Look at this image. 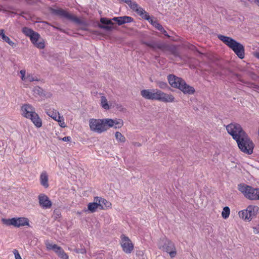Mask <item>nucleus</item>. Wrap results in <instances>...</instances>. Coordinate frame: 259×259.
Listing matches in <instances>:
<instances>
[{
  "mask_svg": "<svg viewBox=\"0 0 259 259\" xmlns=\"http://www.w3.org/2000/svg\"><path fill=\"white\" fill-rule=\"evenodd\" d=\"M90 130L98 134L106 132L110 127L119 128L123 125V121L120 119H112L91 118L89 121Z\"/></svg>",
  "mask_w": 259,
  "mask_h": 259,
  "instance_id": "f257e3e1",
  "label": "nucleus"
},
{
  "mask_svg": "<svg viewBox=\"0 0 259 259\" xmlns=\"http://www.w3.org/2000/svg\"><path fill=\"white\" fill-rule=\"evenodd\" d=\"M167 79L172 88L179 89L185 94L192 95L195 92V89L187 84L182 78L170 74L167 76Z\"/></svg>",
  "mask_w": 259,
  "mask_h": 259,
  "instance_id": "f03ea898",
  "label": "nucleus"
},
{
  "mask_svg": "<svg viewBox=\"0 0 259 259\" xmlns=\"http://www.w3.org/2000/svg\"><path fill=\"white\" fill-rule=\"evenodd\" d=\"M218 38L223 41L229 48L233 51L235 54L240 59L244 57V47L240 42L228 36L222 34L218 35Z\"/></svg>",
  "mask_w": 259,
  "mask_h": 259,
  "instance_id": "7ed1b4c3",
  "label": "nucleus"
},
{
  "mask_svg": "<svg viewBox=\"0 0 259 259\" xmlns=\"http://www.w3.org/2000/svg\"><path fill=\"white\" fill-rule=\"evenodd\" d=\"M131 9L135 12L142 19L147 20L153 27L159 30L162 26L156 20H153L144 9L135 2L131 1Z\"/></svg>",
  "mask_w": 259,
  "mask_h": 259,
  "instance_id": "20e7f679",
  "label": "nucleus"
},
{
  "mask_svg": "<svg viewBox=\"0 0 259 259\" xmlns=\"http://www.w3.org/2000/svg\"><path fill=\"white\" fill-rule=\"evenodd\" d=\"M235 141L242 152L249 155L253 153L254 144L246 133Z\"/></svg>",
  "mask_w": 259,
  "mask_h": 259,
  "instance_id": "39448f33",
  "label": "nucleus"
},
{
  "mask_svg": "<svg viewBox=\"0 0 259 259\" xmlns=\"http://www.w3.org/2000/svg\"><path fill=\"white\" fill-rule=\"evenodd\" d=\"M113 21L116 22L119 25H120L125 23L128 22L130 21V17H114L112 19H109L104 17L101 18L100 19V22L102 24H99V27L107 30H111L113 28Z\"/></svg>",
  "mask_w": 259,
  "mask_h": 259,
  "instance_id": "423d86ee",
  "label": "nucleus"
},
{
  "mask_svg": "<svg viewBox=\"0 0 259 259\" xmlns=\"http://www.w3.org/2000/svg\"><path fill=\"white\" fill-rule=\"evenodd\" d=\"M238 189L248 199L259 200V188H254L245 184L238 185Z\"/></svg>",
  "mask_w": 259,
  "mask_h": 259,
  "instance_id": "0eeeda50",
  "label": "nucleus"
},
{
  "mask_svg": "<svg viewBox=\"0 0 259 259\" xmlns=\"http://www.w3.org/2000/svg\"><path fill=\"white\" fill-rule=\"evenodd\" d=\"M157 246L159 249L168 253L171 258L174 257L177 254L174 244L165 237L160 239L158 242Z\"/></svg>",
  "mask_w": 259,
  "mask_h": 259,
  "instance_id": "6e6552de",
  "label": "nucleus"
},
{
  "mask_svg": "<svg viewBox=\"0 0 259 259\" xmlns=\"http://www.w3.org/2000/svg\"><path fill=\"white\" fill-rule=\"evenodd\" d=\"M3 223L7 226H13L19 228L25 226H29V220L24 217L13 218L12 219H3Z\"/></svg>",
  "mask_w": 259,
  "mask_h": 259,
  "instance_id": "1a4fd4ad",
  "label": "nucleus"
},
{
  "mask_svg": "<svg viewBox=\"0 0 259 259\" xmlns=\"http://www.w3.org/2000/svg\"><path fill=\"white\" fill-rule=\"evenodd\" d=\"M226 130L234 140L238 139L245 132L243 130L241 125L237 123H231L226 126Z\"/></svg>",
  "mask_w": 259,
  "mask_h": 259,
  "instance_id": "9d476101",
  "label": "nucleus"
},
{
  "mask_svg": "<svg viewBox=\"0 0 259 259\" xmlns=\"http://www.w3.org/2000/svg\"><path fill=\"white\" fill-rule=\"evenodd\" d=\"M52 12L53 14L58 15L62 18H66L71 21L77 24H82V21L76 16L69 13L66 10L59 8L57 9H52Z\"/></svg>",
  "mask_w": 259,
  "mask_h": 259,
  "instance_id": "9b49d317",
  "label": "nucleus"
},
{
  "mask_svg": "<svg viewBox=\"0 0 259 259\" xmlns=\"http://www.w3.org/2000/svg\"><path fill=\"white\" fill-rule=\"evenodd\" d=\"M45 245L48 250H53L61 259H69V256L64 250L56 244H53L48 240L46 241Z\"/></svg>",
  "mask_w": 259,
  "mask_h": 259,
  "instance_id": "f8f14e48",
  "label": "nucleus"
},
{
  "mask_svg": "<svg viewBox=\"0 0 259 259\" xmlns=\"http://www.w3.org/2000/svg\"><path fill=\"white\" fill-rule=\"evenodd\" d=\"M155 91L156 94L155 100L164 103L174 102L175 98L171 94L165 93L158 89H156Z\"/></svg>",
  "mask_w": 259,
  "mask_h": 259,
  "instance_id": "ddd939ff",
  "label": "nucleus"
},
{
  "mask_svg": "<svg viewBox=\"0 0 259 259\" xmlns=\"http://www.w3.org/2000/svg\"><path fill=\"white\" fill-rule=\"evenodd\" d=\"M20 111L21 115L27 119L32 116V115L36 112L34 107L27 103L22 105Z\"/></svg>",
  "mask_w": 259,
  "mask_h": 259,
  "instance_id": "4468645a",
  "label": "nucleus"
},
{
  "mask_svg": "<svg viewBox=\"0 0 259 259\" xmlns=\"http://www.w3.org/2000/svg\"><path fill=\"white\" fill-rule=\"evenodd\" d=\"M38 199L39 205L43 209H49L52 207V202L45 194H40L38 196Z\"/></svg>",
  "mask_w": 259,
  "mask_h": 259,
  "instance_id": "2eb2a0df",
  "label": "nucleus"
},
{
  "mask_svg": "<svg viewBox=\"0 0 259 259\" xmlns=\"http://www.w3.org/2000/svg\"><path fill=\"white\" fill-rule=\"evenodd\" d=\"M142 44L149 47L153 51L159 49L162 51L165 43L161 42L160 41L150 40L149 41H142Z\"/></svg>",
  "mask_w": 259,
  "mask_h": 259,
  "instance_id": "dca6fc26",
  "label": "nucleus"
},
{
  "mask_svg": "<svg viewBox=\"0 0 259 259\" xmlns=\"http://www.w3.org/2000/svg\"><path fill=\"white\" fill-rule=\"evenodd\" d=\"M22 32L26 36L29 37L32 43H34L39 36V33L26 27L23 28Z\"/></svg>",
  "mask_w": 259,
  "mask_h": 259,
  "instance_id": "f3484780",
  "label": "nucleus"
},
{
  "mask_svg": "<svg viewBox=\"0 0 259 259\" xmlns=\"http://www.w3.org/2000/svg\"><path fill=\"white\" fill-rule=\"evenodd\" d=\"M156 89H144L141 91V95L144 99L150 100H155Z\"/></svg>",
  "mask_w": 259,
  "mask_h": 259,
  "instance_id": "a211bd4d",
  "label": "nucleus"
},
{
  "mask_svg": "<svg viewBox=\"0 0 259 259\" xmlns=\"http://www.w3.org/2000/svg\"><path fill=\"white\" fill-rule=\"evenodd\" d=\"M94 201L98 202L99 208L101 209H105L111 207V203L104 198L95 197Z\"/></svg>",
  "mask_w": 259,
  "mask_h": 259,
  "instance_id": "6ab92c4d",
  "label": "nucleus"
},
{
  "mask_svg": "<svg viewBox=\"0 0 259 259\" xmlns=\"http://www.w3.org/2000/svg\"><path fill=\"white\" fill-rule=\"evenodd\" d=\"M120 244L123 250L126 253H130V239L124 235L121 236Z\"/></svg>",
  "mask_w": 259,
  "mask_h": 259,
  "instance_id": "aec40b11",
  "label": "nucleus"
},
{
  "mask_svg": "<svg viewBox=\"0 0 259 259\" xmlns=\"http://www.w3.org/2000/svg\"><path fill=\"white\" fill-rule=\"evenodd\" d=\"M20 73L21 75V79L23 81L32 82L34 81L38 80L37 77L33 76V75L30 73H28L26 76V71L25 70H21L20 71Z\"/></svg>",
  "mask_w": 259,
  "mask_h": 259,
  "instance_id": "412c9836",
  "label": "nucleus"
},
{
  "mask_svg": "<svg viewBox=\"0 0 259 259\" xmlns=\"http://www.w3.org/2000/svg\"><path fill=\"white\" fill-rule=\"evenodd\" d=\"M246 209L250 221H251L253 217H255L259 211V207L257 206L250 205L247 206Z\"/></svg>",
  "mask_w": 259,
  "mask_h": 259,
  "instance_id": "4be33fe9",
  "label": "nucleus"
},
{
  "mask_svg": "<svg viewBox=\"0 0 259 259\" xmlns=\"http://www.w3.org/2000/svg\"><path fill=\"white\" fill-rule=\"evenodd\" d=\"M40 183L45 188L49 187V178L47 172L46 171H43L40 175Z\"/></svg>",
  "mask_w": 259,
  "mask_h": 259,
  "instance_id": "5701e85b",
  "label": "nucleus"
},
{
  "mask_svg": "<svg viewBox=\"0 0 259 259\" xmlns=\"http://www.w3.org/2000/svg\"><path fill=\"white\" fill-rule=\"evenodd\" d=\"M28 119L31 120L36 127L39 128L42 126V120L36 112Z\"/></svg>",
  "mask_w": 259,
  "mask_h": 259,
  "instance_id": "b1692460",
  "label": "nucleus"
},
{
  "mask_svg": "<svg viewBox=\"0 0 259 259\" xmlns=\"http://www.w3.org/2000/svg\"><path fill=\"white\" fill-rule=\"evenodd\" d=\"M162 52L164 53L169 52L170 54H172L175 56H178L177 49L175 47L170 46L165 43L164 44Z\"/></svg>",
  "mask_w": 259,
  "mask_h": 259,
  "instance_id": "393cba45",
  "label": "nucleus"
},
{
  "mask_svg": "<svg viewBox=\"0 0 259 259\" xmlns=\"http://www.w3.org/2000/svg\"><path fill=\"white\" fill-rule=\"evenodd\" d=\"M0 36L4 41L7 42L11 47H15L16 46V44L12 41L8 36L5 34V31L4 29H0Z\"/></svg>",
  "mask_w": 259,
  "mask_h": 259,
  "instance_id": "a878e982",
  "label": "nucleus"
},
{
  "mask_svg": "<svg viewBox=\"0 0 259 259\" xmlns=\"http://www.w3.org/2000/svg\"><path fill=\"white\" fill-rule=\"evenodd\" d=\"M48 116L52 118L55 120H59L60 118V115L58 111L56 110H49L47 112Z\"/></svg>",
  "mask_w": 259,
  "mask_h": 259,
  "instance_id": "bb28decb",
  "label": "nucleus"
},
{
  "mask_svg": "<svg viewBox=\"0 0 259 259\" xmlns=\"http://www.w3.org/2000/svg\"><path fill=\"white\" fill-rule=\"evenodd\" d=\"M98 207H99L98 202L95 201V202H91L88 205V209L85 210L84 211L87 212V211H89L93 213L96 211Z\"/></svg>",
  "mask_w": 259,
  "mask_h": 259,
  "instance_id": "cd10ccee",
  "label": "nucleus"
},
{
  "mask_svg": "<svg viewBox=\"0 0 259 259\" xmlns=\"http://www.w3.org/2000/svg\"><path fill=\"white\" fill-rule=\"evenodd\" d=\"M32 44L35 46V47L39 49H43L45 47V40L40 37V35L36 41Z\"/></svg>",
  "mask_w": 259,
  "mask_h": 259,
  "instance_id": "c85d7f7f",
  "label": "nucleus"
},
{
  "mask_svg": "<svg viewBox=\"0 0 259 259\" xmlns=\"http://www.w3.org/2000/svg\"><path fill=\"white\" fill-rule=\"evenodd\" d=\"M238 214L239 217L245 221H250L248 218V214L247 211V209L240 211L238 213Z\"/></svg>",
  "mask_w": 259,
  "mask_h": 259,
  "instance_id": "c756f323",
  "label": "nucleus"
},
{
  "mask_svg": "<svg viewBox=\"0 0 259 259\" xmlns=\"http://www.w3.org/2000/svg\"><path fill=\"white\" fill-rule=\"evenodd\" d=\"M230 210L229 207L228 206L224 207L222 212V217L225 219L228 218L230 215Z\"/></svg>",
  "mask_w": 259,
  "mask_h": 259,
  "instance_id": "7c9ffc66",
  "label": "nucleus"
},
{
  "mask_svg": "<svg viewBox=\"0 0 259 259\" xmlns=\"http://www.w3.org/2000/svg\"><path fill=\"white\" fill-rule=\"evenodd\" d=\"M156 85L161 89L165 90L167 88H169V87H168L167 83L165 82L158 80V81H156Z\"/></svg>",
  "mask_w": 259,
  "mask_h": 259,
  "instance_id": "2f4dec72",
  "label": "nucleus"
},
{
  "mask_svg": "<svg viewBox=\"0 0 259 259\" xmlns=\"http://www.w3.org/2000/svg\"><path fill=\"white\" fill-rule=\"evenodd\" d=\"M101 106L105 109H109L110 107L108 104V101L107 99L104 96H102L101 98Z\"/></svg>",
  "mask_w": 259,
  "mask_h": 259,
  "instance_id": "473e14b6",
  "label": "nucleus"
},
{
  "mask_svg": "<svg viewBox=\"0 0 259 259\" xmlns=\"http://www.w3.org/2000/svg\"><path fill=\"white\" fill-rule=\"evenodd\" d=\"M115 138L117 141L121 142H124L125 140L124 137L120 132H116Z\"/></svg>",
  "mask_w": 259,
  "mask_h": 259,
  "instance_id": "72a5a7b5",
  "label": "nucleus"
},
{
  "mask_svg": "<svg viewBox=\"0 0 259 259\" xmlns=\"http://www.w3.org/2000/svg\"><path fill=\"white\" fill-rule=\"evenodd\" d=\"M56 121L58 122L59 124L61 127H65L66 126L63 116H60V118L59 120H57Z\"/></svg>",
  "mask_w": 259,
  "mask_h": 259,
  "instance_id": "f704fd0d",
  "label": "nucleus"
},
{
  "mask_svg": "<svg viewBox=\"0 0 259 259\" xmlns=\"http://www.w3.org/2000/svg\"><path fill=\"white\" fill-rule=\"evenodd\" d=\"M13 253L15 255V259H22L18 252V251L15 249L13 250Z\"/></svg>",
  "mask_w": 259,
  "mask_h": 259,
  "instance_id": "c9c22d12",
  "label": "nucleus"
},
{
  "mask_svg": "<svg viewBox=\"0 0 259 259\" xmlns=\"http://www.w3.org/2000/svg\"><path fill=\"white\" fill-rule=\"evenodd\" d=\"M160 31L164 36H167V37H169V35H168V33H167L166 31L164 29V28L162 26L160 27V28L158 30Z\"/></svg>",
  "mask_w": 259,
  "mask_h": 259,
  "instance_id": "e433bc0d",
  "label": "nucleus"
},
{
  "mask_svg": "<svg viewBox=\"0 0 259 259\" xmlns=\"http://www.w3.org/2000/svg\"><path fill=\"white\" fill-rule=\"evenodd\" d=\"M253 230V233L254 234L259 233V225H256V226H254L252 227Z\"/></svg>",
  "mask_w": 259,
  "mask_h": 259,
  "instance_id": "4c0bfd02",
  "label": "nucleus"
},
{
  "mask_svg": "<svg viewBox=\"0 0 259 259\" xmlns=\"http://www.w3.org/2000/svg\"><path fill=\"white\" fill-rule=\"evenodd\" d=\"M71 139L70 137H64V138H62V141L64 142H69L71 141Z\"/></svg>",
  "mask_w": 259,
  "mask_h": 259,
  "instance_id": "58836bf2",
  "label": "nucleus"
},
{
  "mask_svg": "<svg viewBox=\"0 0 259 259\" xmlns=\"http://www.w3.org/2000/svg\"><path fill=\"white\" fill-rule=\"evenodd\" d=\"M137 255L141 256L142 257V259H144L143 257V252L142 251H139L138 253H137Z\"/></svg>",
  "mask_w": 259,
  "mask_h": 259,
  "instance_id": "ea45409f",
  "label": "nucleus"
},
{
  "mask_svg": "<svg viewBox=\"0 0 259 259\" xmlns=\"http://www.w3.org/2000/svg\"><path fill=\"white\" fill-rule=\"evenodd\" d=\"M254 56L259 59V51L255 52L254 53Z\"/></svg>",
  "mask_w": 259,
  "mask_h": 259,
  "instance_id": "a19ab883",
  "label": "nucleus"
},
{
  "mask_svg": "<svg viewBox=\"0 0 259 259\" xmlns=\"http://www.w3.org/2000/svg\"><path fill=\"white\" fill-rule=\"evenodd\" d=\"M134 145L137 146H140L141 145V144L139 143H135Z\"/></svg>",
  "mask_w": 259,
  "mask_h": 259,
  "instance_id": "79ce46f5",
  "label": "nucleus"
},
{
  "mask_svg": "<svg viewBox=\"0 0 259 259\" xmlns=\"http://www.w3.org/2000/svg\"><path fill=\"white\" fill-rule=\"evenodd\" d=\"M130 247H131V251H132V250L134 248V245L131 242V246H130Z\"/></svg>",
  "mask_w": 259,
  "mask_h": 259,
  "instance_id": "37998d69",
  "label": "nucleus"
},
{
  "mask_svg": "<svg viewBox=\"0 0 259 259\" xmlns=\"http://www.w3.org/2000/svg\"><path fill=\"white\" fill-rule=\"evenodd\" d=\"M256 5L259 7V0H256Z\"/></svg>",
  "mask_w": 259,
  "mask_h": 259,
  "instance_id": "c03bdc74",
  "label": "nucleus"
},
{
  "mask_svg": "<svg viewBox=\"0 0 259 259\" xmlns=\"http://www.w3.org/2000/svg\"><path fill=\"white\" fill-rule=\"evenodd\" d=\"M250 2H252L253 0H248ZM254 2L256 4V0H254Z\"/></svg>",
  "mask_w": 259,
  "mask_h": 259,
  "instance_id": "a18cd8bd",
  "label": "nucleus"
},
{
  "mask_svg": "<svg viewBox=\"0 0 259 259\" xmlns=\"http://www.w3.org/2000/svg\"><path fill=\"white\" fill-rule=\"evenodd\" d=\"M133 20H134L133 18H131V22L132 21H133Z\"/></svg>",
  "mask_w": 259,
  "mask_h": 259,
  "instance_id": "49530a36",
  "label": "nucleus"
}]
</instances>
